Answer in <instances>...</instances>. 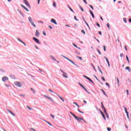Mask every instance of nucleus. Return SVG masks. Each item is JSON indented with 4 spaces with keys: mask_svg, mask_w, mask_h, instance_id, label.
Listing matches in <instances>:
<instances>
[{
    "mask_svg": "<svg viewBox=\"0 0 131 131\" xmlns=\"http://www.w3.org/2000/svg\"><path fill=\"white\" fill-rule=\"evenodd\" d=\"M8 112H9V113H11V114H12V115H13V116H15V114H14L12 111H10V110H8Z\"/></svg>",
    "mask_w": 131,
    "mask_h": 131,
    "instance_id": "nucleus-15",
    "label": "nucleus"
},
{
    "mask_svg": "<svg viewBox=\"0 0 131 131\" xmlns=\"http://www.w3.org/2000/svg\"><path fill=\"white\" fill-rule=\"evenodd\" d=\"M49 27L50 29H53V28L51 26H49Z\"/></svg>",
    "mask_w": 131,
    "mask_h": 131,
    "instance_id": "nucleus-62",
    "label": "nucleus"
},
{
    "mask_svg": "<svg viewBox=\"0 0 131 131\" xmlns=\"http://www.w3.org/2000/svg\"><path fill=\"white\" fill-rule=\"evenodd\" d=\"M107 129L108 131H111V128L107 127Z\"/></svg>",
    "mask_w": 131,
    "mask_h": 131,
    "instance_id": "nucleus-45",
    "label": "nucleus"
},
{
    "mask_svg": "<svg viewBox=\"0 0 131 131\" xmlns=\"http://www.w3.org/2000/svg\"><path fill=\"white\" fill-rule=\"evenodd\" d=\"M97 51H98L99 54H100V55H102V53H101V52H100L99 50H98Z\"/></svg>",
    "mask_w": 131,
    "mask_h": 131,
    "instance_id": "nucleus-59",
    "label": "nucleus"
},
{
    "mask_svg": "<svg viewBox=\"0 0 131 131\" xmlns=\"http://www.w3.org/2000/svg\"><path fill=\"white\" fill-rule=\"evenodd\" d=\"M50 116H51V117H52V118H53V119H54V118H55L54 116V115H53L52 114H51V115H50Z\"/></svg>",
    "mask_w": 131,
    "mask_h": 131,
    "instance_id": "nucleus-47",
    "label": "nucleus"
},
{
    "mask_svg": "<svg viewBox=\"0 0 131 131\" xmlns=\"http://www.w3.org/2000/svg\"><path fill=\"white\" fill-rule=\"evenodd\" d=\"M123 21H124V22H125V23H126V22H127L126 19L125 18H123Z\"/></svg>",
    "mask_w": 131,
    "mask_h": 131,
    "instance_id": "nucleus-39",
    "label": "nucleus"
},
{
    "mask_svg": "<svg viewBox=\"0 0 131 131\" xmlns=\"http://www.w3.org/2000/svg\"><path fill=\"white\" fill-rule=\"evenodd\" d=\"M24 2L25 4V5H26V6L28 7V8H29L30 9V5H29V3H28V1H27V0H24Z\"/></svg>",
    "mask_w": 131,
    "mask_h": 131,
    "instance_id": "nucleus-5",
    "label": "nucleus"
},
{
    "mask_svg": "<svg viewBox=\"0 0 131 131\" xmlns=\"http://www.w3.org/2000/svg\"><path fill=\"white\" fill-rule=\"evenodd\" d=\"M43 121H46L47 122V123H48L49 124V125H50V126H52V124L47 121H46L45 120H43Z\"/></svg>",
    "mask_w": 131,
    "mask_h": 131,
    "instance_id": "nucleus-19",
    "label": "nucleus"
},
{
    "mask_svg": "<svg viewBox=\"0 0 131 131\" xmlns=\"http://www.w3.org/2000/svg\"><path fill=\"white\" fill-rule=\"evenodd\" d=\"M83 89L85 91V92H88V90H86V89H85V87H84Z\"/></svg>",
    "mask_w": 131,
    "mask_h": 131,
    "instance_id": "nucleus-55",
    "label": "nucleus"
},
{
    "mask_svg": "<svg viewBox=\"0 0 131 131\" xmlns=\"http://www.w3.org/2000/svg\"><path fill=\"white\" fill-rule=\"evenodd\" d=\"M122 56H123V53H121L120 54V57H122Z\"/></svg>",
    "mask_w": 131,
    "mask_h": 131,
    "instance_id": "nucleus-60",
    "label": "nucleus"
},
{
    "mask_svg": "<svg viewBox=\"0 0 131 131\" xmlns=\"http://www.w3.org/2000/svg\"><path fill=\"white\" fill-rule=\"evenodd\" d=\"M129 22H130V23L131 22V18L129 19Z\"/></svg>",
    "mask_w": 131,
    "mask_h": 131,
    "instance_id": "nucleus-64",
    "label": "nucleus"
},
{
    "mask_svg": "<svg viewBox=\"0 0 131 131\" xmlns=\"http://www.w3.org/2000/svg\"><path fill=\"white\" fill-rule=\"evenodd\" d=\"M33 40H34V41H35V42H36L37 43H38V45H40V42L39 41V40H38V39L33 37Z\"/></svg>",
    "mask_w": 131,
    "mask_h": 131,
    "instance_id": "nucleus-4",
    "label": "nucleus"
},
{
    "mask_svg": "<svg viewBox=\"0 0 131 131\" xmlns=\"http://www.w3.org/2000/svg\"><path fill=\"white\" fill-rule=\"evenodd\" d=\"M83 2L85 3V4H86V5H88V3L86 2V1H85V0H83Z\"/></svg>",
    "mask_w": 131,
    "mask_h": 131,
    "instance_id": "nucleus-52",
    "label": "nucleus"
},
{
    "mask_svg": "<svg viewBox=\"0 0 131 131\" xmlns=\"http://www.w3.org/2000/svg\"><path fill=\"white\" fill-rule=\"evenodd\" d=\"M49 100H50V101H51V102H54V100H53V99H52V98L48 97V98Z\"/></svg>",
    "mask_w": 131,
    "mask_h": 131,
    "instance_id": "nucleus-20",
    "label": "nucleus"
},
{
    "mask_svg": "<svg viewBox=\"0 0 131 131\" xmlns=\"http://www.w3.org/2000/svg\"><path fill=\"white\" fill-rule=\"evenodd\" d=\"M106 117L107 118L109 119V115H108V114H106Z\"/></svg>",
    "mask_w": 131,
    "mask_h": 131,
    "instance_id": "nucleus-51",
    "label": "nucleus"
},
{
    "mask_svg": "<svg viewBox=\"0 0 131 131\" xmlns=\"http://www.w3.org/2000/svg\"><path fill=\"white\" fill-rule=\"evenodd\" d=\"M58 97H59V99H60V100H61V101H62V102H64V99H63V98H62L61 96H60V95H57Z\"/></svg>",
    "mask_w": 131,
    "mask_h": 131,
    "instance_id": "nucleus-16",
    "label": "nucleus"
},
{
    "mask_svg": "<svg viewBox=\"0 0 131 131\" xmlns=\"http://www.w3.org/2000/svg\"><path fill=\"white\" fill-rule=\"evenodd\" d=\"M14 84L15 85H16V86H18V88H21L22 86V83H21L20 82L15 81Z\"/></svg>",
    "mask_w": 131,
    "mask_h": 131,
    "instance_id": "nucleus-2",
    "label": "nucleus"
},
{
    "mask_svg": "<svg viewBox=\"0 0 131 131\" xmlns=\"http://www.w3.org/2000/svg\"><path fill=\"white\" fill-rule=\"evenodd\" d=\"M96 25H97V26H98V27H100V24H99L98 23H97Z\"/></svg>",
    "mask_w": 131,
    "mask_h": 131,
    "instance_id": "nucleus-61",
    "label": "nucleus"
},
{
    "mask_svg": "<svg viewBox=\"0 0 131 131\" xmlns=\"http://www.w3.org/2000/svg\"><path fill=\"white\" fill-rule=\"evenodd\" d=\"M62 56L64 58V59H66L67 60H70L69 58H67L66 56H64V55H62Z\"/></svg>",
    "mask_w": 131,
    "mask_h": 131,
    "instance_id": "nucleus-26",
    "label": "nucleus"
},
{
    "mask_svg": "<svg viewBox=\"0 0 131 131\" xmlns=\"http://www.w3.org/2000/svg\"><path fill=\"white\" fill-rule=\"evenodd\" d=\"M68 7L69 8L70 10L73 12V13H74V11H73V10L71 8L70 6H69V5H68Z\"/></svg>",
    "mask_w": 131,
    "mask_h": 131,
    "instance_id": "nucleus-22",
    "label": "nucleus"
},
{
    "mask_svg": "<svg viewBox=\"0 0 131 131\" xmlns=\"http://www.w3.org/2000/svg\"><path fill=\"white\" fill-rule=\"evenodd\" d=\"M124 109L125 110V112L126 113V114H128V112H127V109L126 108V107H125V106H124Z\"/></svg>",
    "mask_w": 131,
    "mask_h": 131,
    "instance_id": "nucleus-17",
    "label": "nucleus"
},
{
    "mask_svg": "<svg viewBox=\"0 0 131 131\" xmlns=\"http://www.w3.org/2000/svg\"><path fill=\"white\" fill-rule=\"evenodd\" d=\"M62 56L64 58V59H66L67 60H70L69 58H67L66 56H64V55H62Z\"/></svg>",
    "mask_w": 131,
    "mask_h": 131,
    "instance_id": "nucleus-27",
    "label": "nucleus"
},
{
    "mask_svg": "<svg viewBox=\"0 0 131 131\" xmlns=\"http://www.w3.org/2000/svg\"><path fill=\"white\" fill-rule=\"evenodd\" d=\"M80 9H81V11H82V12H84V10H83V8H81V6H79Z\"/></svg>",
    "mask_w": 131,
    "mask_h": 131,
    "instance_id": "nucleus-32",
    "label": "nucleus"
},
{
    "mask_svg": "<svg viewBox=\"0 0 131 131\" xmlns=\"http://www.w3.org/2000/svg\"><path fill=\"white\" fill-rule=\"evenodd\" d=\"M101 78L103 81H105V78L103 77H102Z\"/></svg>",
    "mask_w": 131,
    "mask_h": 131,
    "instance_id": "nucleus-50",
    "label": "nucleus"
},
{
    "mask_svg": "<svg viewBox=\"0 0 131 131\" xmlns=\"http://www.w3.org/2000/svg\"><path fill=\"white\" fill-rule=\"evenodd\" d=\"M77 110H78V112H79L80 113H82V114H83V112H82V111H81L80 110H79V108H78Z\"/></svg>",
    "mask_w": 131,
    "mask_h": 131,
    "instance_id": "nucleus-34",
    "label": "nucleus"
},
{
    "mask_svg": "<svg viewBox=\"0 0 131 131\" xmlns=\"http://www.w3.org/2000/svg\"><path fill=\"white\" fill-rule=\"evenodd\" d=\"M73 104H74V105H76L78 107H79V105L76 102H73Z\"/></svg>",
    "mask_w": 131,
    "mask_h": 131,
    "instance_id": "nucleus-29",
    "label": "nucleus"
},
{
    "mask_svg": "<svg viewBox=\"0 0 131 131\" xmlns=\"http://www.w3.org/2000/svg\"><path fill=\"white\" fill-rule=\"evenodd\" d=\"M103 49H104V52H106V46H103Z\"/></svg>",
    "mask_w": 131,
    "mask_h": 131,
    "instance_id": "nucleus-42",
    "label": "nucleus"
},
{
    "mask_svg": "<svg viewBox=\"0 0 131 131\" xmlns=\"http://www.w3.org/2000/svg\"><path fill=\"white\" fill-rule=\"evenodd\" d=\"M29 21L30 22L32 25L34 26V27H36V25L34 24V23H33V21H32V18H31V17H29Z\"/></svg>",
    "mask_w": 131,
    "mask_h": 131,
    "instance_id": "nucleus-3",
    "label": "nucleus"
},
{
    "mask_svg": "<svg viewBox=\"0 0 131 131\" xmlns=\"http://www.w3.org/2000/svg\"><path fill=\"white\" fill-rule=\"evenodd\" d=\"M35 35L36 37H38L39 36V32H38V30H36Z\"/></svg>",
    "mask_w": 131,
    "mask_h": 131,
    "instance_id": "nucleus-7",
    "label": "nucleus"
},
{
    "mask_svg": "<svg viewBox=\"0 0 131 131\" xmlns=\"http://www.w3.org/2000/svg\"><path fill=\"white\" fill-rule=\"evenodd\" d=\"M70 114H71V115H72V116H73L74 117V118H75V119H76L77 120H78V121H79V122H80V121H81V120H82L83 121V122H86L85 121V120H84V119H83V118H80L79 117H76V116H75V115H74V114H73V113L70 112Z\"/></svg>",
    "mask_w": 131,
    "mask_h": 131,
    "instance_id": "nucleus-1",
    "label": "nucleus"
},
{
    "mask_svg": "<svg viewBox=\"0 0 131 131\" xmlns=\"http://www.w3.org/2000/svg\"><path fill=\"white\" fill-rule=\"evenodd\" d=\"M39 23H42V24H43V21H41V20L38 21Z\"/></svg>",
    "mask_w": 131,
    "mask_h": 131,
    "instance_id": "nucleus-58",
    "label": "nucleus"
},
{
    "mask_svg": "<svg viewBox=\"0 0 131 131\" xmlns=\"http://www.w3.org/2000/svg\"><path fill=\"white\" fill-rule=\"evenodd\" d=\"M101 91L103 92V94L105 95V96H107L106 95V93H105V91H104V90L102 89Z\"/></svg>",
    "mask_w": 131,
    "mask_h": 131,
    "instance_id": "nucleus-35",
    "label": "nucleus"
},
{
    "mask_svg": "<svg viewBox=\"0 0 131 131\" xmlns=\"http://www.w3.org/2000/svg\"><path fill=\"white\" fill-rule=\"evenodd\" d=\"M102 117L103 118V119H104V120H106V117H105V115H104V114H103L102 115Z\"/></svg>",
    "mask_w": 131,
    "mask_h": 131,
    "instance_id": "nucleus-30",
    "label": "nucleus"
},
{
    "mask_svg": "<svg viewBox=\"0 0 131 131\" xmlns=\"http://www.w3.org/2000/svg\"><path fill=\"white\" fill-rule=\"evenodd\" d=\"M30 89H31V90H32V91L33 92V93H35V91H34V90H33V89L31 88Z\"/></svg>",
    "mask_w": 131,
    "mask_h": 131,
    "instance_id": "nucleus-46",
    "label": "nucleus"
},
{
    "mask_svg": "<svg viewBox=\"0 0 131 131\" xmlns=\"http://www.w3.org/2000/svg\"><path fill=\"white\" fill-rule=\"evenodd\" d=\"M105 84H106V85H107V86L108 88H110V85H109V84L108 83H106Z\"/></svg>",
    "mask_w": 131,
    "mask_h": 131,
    "instance_id": "nucleus-43",
    "label": "nucleus"
},
{
    "mask_svg": "<svg viewBox=\"0 0 131 131\" xmlns=\"http://www.w3.org/2000/svg\"><path fill=\"white\" fill-rule=\"evenodd\" d=\"M126 91L127 96H128V95H129L128 90H126Z\"/></svg>",
    "mask_w": 131,
    "mask_h": 131,
    "instance_id": "nucleus-53",
    "label": "nucleus"
},
{
    "mask_svg": "<svg viewBox=\"0 0 131 131\" xmlns=\"http://www.w3.org/2000/svg\"><path fill=\"white\" fill-rule=\"evenodd\" d=\"M51 22H52V23H54V24H55V25H57V22L56 21V20H55V19L52 18L51 20Z\"/></svg>",
    "mask_w": 131,
    "mask_h": 131,
    "instance_id": "nucleus-8",
    "label": "nucleus"
},
{
    "mask_svg": "<svg viewBox=\"0 0 131 131\" xmlns=\"http://www.w3.org/2000/svg\"><path fill=\"white\" fill-rule=\"evenodd\" d=\"M49 92H51V93H53V94H56V93L54 92L53 91H52L50 89H49Z\"/></svg>",
    "mask_w": 131,
    "mask_h": 131,
    "instance_id": "nucleus-38",
    "label": "nucleus"
},
{
    "mask_svg": "<svg viewBox=\"0 0 131 131\" xmlns=\"http://www.w3.org/2000/svg\"><path fill=\"white\" fill-rule=\"evenodd\" d=\"M103 111L105 113V114H107V111H106V108H104Z\"/></svg>",
    "mask_w": 131,
    "mask_h": 131,
    "instance_id": "nucleus-33",
    "label": "nucleus"
},
{
    "mask_svg": "<svg viewBox=\"0 0 131 131\" xmlns=\"http://www.w3.org/2000/svg\"><path fill=\"white\" fill-rule=\"evenodd\" d=\"M2 80H3V81H6V80H9V78L7 77H4L2 78Z\"/></svg>",
    "mask_w": 131,
    "mask_h": 131,
    "instance_id": "nucleus-10",
    "label": "nucleus"
},
{
    "mask_svg": "<svg viewBox=\"0 0 131 131\" xmlns=\"http://www.w3.org/2000/svg\"><path fill=\"white\" fill-rule=\"evenodd\" d=\"M98 33L100 34V35H102V32H101V31H99Z\"/></svg>",
    "mask_w": 131,
    "mask_h": 131,
    "instance_id": "nucleus-56",
    "label": "nucleus"
},
{
    "mask_svg": "<svg viewBox=\"0 0 131 131\" xmlns=\"http://www.w3.org/2000/svg\"><path fill=\"white\" fill-rule=\"evenodd\" d=\"M126 58L128 63H129V59H128V57L127 56V55L126 56Z\"/></svg>",
    "mask_w": 131,
    "mask_h": 131,
    "instance_id": "nucleus-24",
    "label": "nucleus"
},
{
    "mask_svg": "<svg viewBox=\"0 0 131 131\" xmlns=\"http://www.w3.org/2000/svg\"><path fill=\"white\" fill-rule=\"evenodd\" d=\"M125 70H128V71H129V72H130V68H129V67H126Z\"/></svg>",
    "mask_w": 131,
    "mask_h": 131,
    "instance_id": "nucleus-14",
    "label": "nucleus"
},
{
    "mask_svg": "<svg viewBox=\"0 0 131 131\" xmlns=\"http://www.w3.org/2000/svg\"><path fill=\"white\" fill-rule=\"evenodd\" d=\"M21 7H22V8H23L24 9H25V10H26V11H27V12H29V10H28V9H27V8H26L25 6H24L23 5H20Z\"/></svg>",
    "mask_w": 131,
    "mask_h": 131,
    "instance_id": "nucleus-9",
    "label": "nucleus"
},
{
    "mask_svg": "<svg viewBox=\"0 0 131 131\" xmlns=\"http://www.w3.org/2000/svg\"><path fill=\"white\" fill-rule=\"evenodd\" d=\"M77 58H78V59H79V60H81V61H82V58H81V57L80 56H76Z\"/></svg>",
    "mask_w": 131,
    "mask_h": 131,
    "instance_id": "nucleus-21",
    "label": "nucleus"
},
{
    "mask_svg": "<svg viewBox=\"0 0 131 131\" xmlns=\"http://www.w3.org/2000/svg\"><path fill=\"white\" fill-rule=\"evenodd\" d=\"M53 7H55V8L57 7V4H56L55 2H53Z\"/></svg>",
    "mask_w": 131,
    "mask_h": 131,
    "instance_id": "nucleus-23",
    "label": "nucleus"
},
{
    "mask_svg": "<svg viewBox=\"0 0 131 131\" xmlns=\"http://www.w3.org/2000/svg\"><path fill=\"white\" fill-rule=\"evenodd\" d=\"M62 56L64 58V59H66L67 60H70L69 58H67L66 56H64V55H62Z\"/></svg>",
    "mask_w": 131,
    "mask_h": 131,
    "instance_id": "nucleus-25",
    "label": "nucleus"
},
{
    "mask_svg": "<svg viewBox=\"0 0 131 131\" xmlns=\"http://www.w3.org/2000/svg\"><path fill=\"white\" fill-rule=\"evenodd\" d=\"M62 75L64 78H68V77L67 76V73H63Z\"/></svg>",
    "mask_w": 131,
    "mask_h": 131,
    "instance_id": "nucleus-13",
    "label": "nucleus"
},
{
    "mask_svg": "<svg viewBox=\"0 0 131 131\" xmlns=\"http://www.w3.org/2000/svg\"><path fill=\"white\" fill-rule=\"evenodd\" d=\"M27 107L28 109H29V110H32L30 107H29L28 106H27Z\"/></svg>",
    "mask_w": 131,
    "mask_h": 131,
    "instance_id": "nucleus-48",
    "label": "nucleus"
},
{
    "mask_svg": "<svg viewBox=\"0 0 131 131\" xmlns=\"http://www.w3.org/2000/svg\"><path fill=\"white\" fill-rule=\"evenodd\" d=\"M117 82L118 84H119V79H118V78H117Z\"/></svg>",
    "mask_w": 131,
    "mask_h": 131,
    "instance_id": "nucleus-54",
    "label": "nucleus"
},
{
    "mask_svg": "<svg viewBox=\"0 0 131 131\" xmlns=\"http://www.w3.org/2000/svg\"><path fill=\"white\" fill-rule=\"evenodd\" d=\"M107 27L110 29V26L109 25V24H107L106 25Z\"/></svg>",
    "mask_w": 131,
    "mask_h": 131,
    "instance_id": "nucleus-44",
    "label": "nucleus"
},
{
    "mask_svg": "<svg viewBox=\"0 0 131 131\" xmlns=\"http://www.w3.org/2000/svg\"><path fill=\"white\" fill-rule=\"evenodd\" d=\"M52 59H53V60H54V61H56V59H55V58L52 57Z\"/></svg>",
    "mask_w": 131,
    "mask_h": 131,
    "instance_id": "nucleus-63",
    "label": "nucleus"
},
{
    "mask_svg": "<svg viewBox=\"0 0 131 131\" xmlns=\"http://www.w3.org/2000/svg\"><path fill=\"white\" fill-rule=\"evenodd\" d=\"M89 7H90V8H91V9H92V10H94V7H93V6H92V5H89Z\"/></svg>",
    "mask_w": 131,
    "mask_h": 131,
    "instance_id": "nucleus-41",
    "label": "nucleus"
},
{
    "mask_svg": "<svg viewBox=\"0 0 131 131\" xmlns=\"http://www.w3.org/2000/svg\"><path fill=\"white\" fill-rule=\"evenodd\" d=\"M104 58L106 59L107 64H109V61L108 60V58H107V57H104Z\"/></svg>",
    "mask_w": 131,
    "mask_h": 131,
    "instance_id": "nucleus-31",
    "label": "nucleus"
},
{
    "mask_svg": "<svg viewBox=\"0 0 131 131\" xmlns=\"http://www.w3.org/2000/svg\"><path fill=\"white\" fill-rule=\"evenodd\" d=\"M83 77L86 78V79H88V80H89V81H91V82H92V83H94V82L93 81V80H92V79H91V78H89V77L84 75Z\"/></svg>",
    "mask_w": 131,
    "mask_h": 131,
    "instance_id": "nucleus-6",
    "label": "nucleus"
},
{
    "mask_svg": "<svg viewBox=\"0 0 131 131\" xmlns=\"http://www.w3.org/2000/svg\"><path fill=\"white\" fill-rule=\"evenodd\" d=\"M81 32H82V33H83V34H85V32L83 30H81Z\"/></svg>",
    "mask_w": 131,
    "mask_h": 131,
    "instance_id": "nucleus-37",
    "label": "nucleus"
},
{
    "mask_svg": "<svg viewBox=\"0 0 131 131\" xmlns=\"http://www.w3.org/2000/svg\"><path fill=\"white\" fill-rule=\"evenodd\" d=\"M10 76H11V78H13V79H16V77H15V76L11 75Z\"/></svg>",
    "mask_w": 131,
    "mask_h": 131,
    "instance_id": "nucleus-28",
    "label": "nucleus"
},
{
    "mask_svg": "<svg viewBox=\"0 0 131 131\" xmlns=\"http://www.w3.org/2000/svg\"><path fill=\"white\" fill-rule=\"evenodd\" d=\"M74 19L76 20V21H78V19L77 18L76 16H74Z\"/></svg>",
    "mask_w": 131,
    "mask_h": 131,
    "instance_id": "nucleus-49",
    "label": "nucleus"
},
{
    "mask_svg": "<svg viewBox=\"0 0 131 131\" xmlns=\"http://www.w3.org/2000/svg\"><path fill=\"white\" fill-rule=\"evenodd\" d=\"M98 69H99L100 72H101V74H103V72H102V71L101 70V69L100 68H98Z\"/></svg>",
    "mask_w": 131,
    "mask_h": 131,
    "instance_id": "nucleus-36",
    "label": "nucleus"
},
{
    "mask_svg": "<svg viewBox=\"0 0 131 131\" xmlns=\"http://www.w3.org/2000/svg\"><path fill=\"white\" fill-rule=\"evenodd\" d=\"M17 40H18L19 41H20V42H21V43H23V45H24V46H26V44H25L24 43V42H23V41H22L21 39H20L19 38H17Z\"/></svg>",
    "mask_w": 131,
    "mask_h": 131,
    "instance_id": "nucleus-12",
    "label": "nucleus"
},
{
    "mask_svg": "<svg viewBox=\"0 0 131 131\" xmlns=\"http://www.w3.org/2000/svg\"><path fill=\"white\" fill-rule=\"evenodd\" d=\"M43 35H45V36H46L47 35V34L46 33V31H43Z\"/></svg>",
    "mask_w": 131,
    "mask_h": 131,
    "instance_id": "nucleus-40",
    "label": "nucleus"
},
{
    "mask_svg": "<svg viewBox=\"0 0 131 131\" xmlns=\"http://www.w3.org/2000/svg\"><path fill=\"white\" fill-rule=\"evenodd\" d=\"M80 86L81 88H82V89H83V88H84V86H83V85H82V84H81L80 85Z\"/></svg>",
    "mask_w": 131,
    "mask_h": 131,
    "instance_id": "nucleus-57",
    "label": "nucleus"
},
{
    "mask_svg": "<svg viewBox=\"0 0 131 131\" xmlns=\"http://www.w3.org/2000/svg\"><path fill=\"white\" fill-rule=\"evenodd\" d=\"M68 61H69L70 62H71V63H72V64H73L74 65H76L75 64V63H74V62H73V61L70 60V59H68Z\"/></svg>",
    "mask_w": 131,
    "mask_h": 131,
    "instance_id": "nucleus-18",
    "label": "nucleus"
},
{
    "mask_svg": "<svg viewBox=\"0 0 131 131\" xmlns=\"http://www.w3.org/2000/svg\"><path fill=\"white\" fill-rule=\"evenodd\" d=\"M91 15H92V18H95V15H94V13H93V11L92 10L89 11Z\"/></svg>",
    "mask_w": 131,
    "mask_h": 131,
    "instance_id": "nucleus-11",
    "label": "nucleus"
}]
</instances>
